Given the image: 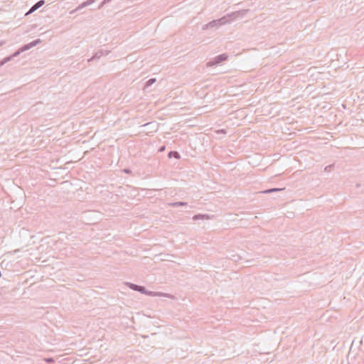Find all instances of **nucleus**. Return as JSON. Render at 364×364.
<instances>
[{"instance_id":"obj_6","label":"nucleus","mask_w":364,"mask_h":364,"mask_svg":"<svg viewBox=\"0 0 364 364\" xmlns=\"http://www.w3.org/2000/svg\"><path fill=\"white\" fill-rule=\"evenodd\" d=\"M109 53V50H97L95 54L94 55L90 58L88 60V62H90L92 61V60L94 59H99L100 58L102 55H107L108 53Z\"/></svg>"},{"instance_id":"obj_13","label":"nucleus","mask_w":364,"mask_h":364,"mask_svg":"<svg viewBox=\"0 0 364 364\" xmlns=\"http://www.w3.org/2000/svg\"><path fill=\"white\" fill-rule=\"evenodd\" d=\"M41 42V39L38 38V39L31 42V46L34 47V46H37L38 44H39Z\"/></svg>"},{"instance_id":"obj_5","label":"nucleus","mask_w":364,"mask_h":364,"mask_svg":"<svg viewBox=\"0 0 364 364\" xmlns=\"http://www.w3.org/2000/svg\"><path fill=\"white\" fill-rule=\"evenodd\" d=\"M45 4V1L44 0H40L38 1V2H36L34 5H33L31 9H29L28 11H27L26 13V16H28V15H30L32 13H33L34 11H36L37 9H38L39 8H41L43 4Z\"/></svg>"},{"instance_id":"obj_2","label":"nucleus","mask_w":364,"mask_h":364,"mask_svg":"<svg viewBox=\"0 0 364 364\" xmlns=\"http://www.w3.org/2000/svg\"><path fill=\"white\" fill-rule=\"evenodd\" d=\"M228 58L227 53H223L213 58L211 60L208 61L206 64L208 67H212L218 65Z\"/></svg>"},{"instance_id":"obj_17","label":"nucleus","mask_w":364,"mask_h":364,"mask_svg":"<svg viewBox=\"0 0 364 364\" xmlns=\"http://www.w3.org/2000/svg\"><path fill=\"white\" fill-rule=\"evenodd\" d=\"M124 171L127 173H129L131 172L129 169H124Z\"/></svg>"},{"instance_id":"obj_4","label":"nucleus","mask_w":364,"mask_h":364,"mask_svg":"<svg viewBox=\"0 0 364 364\" xmlns=\"http://www.w3.org/2000/svg\"><path fill=\"white\" fill-rule=\"evenodd\" d=\"M33 48V46H31V43L23 45L22 47H21L18 50H17L16 52H14L12 55L7 56V58H11V60L15 58L19 55L21 53L26 51L29 50L30 48Z\"/></svg>"},{"instance_id":"obj_1","label":"nucleus","mask_w":364,"mask_h":364,"mask_svg":"<svg viewBox=\"0 0 364 364\" xmlns=\"http://www.w3.org/2000/svg\"><path fill=\"white\" fill-rule=\"evenodd\" d=\"M128 286L130 289L134 291H139L142 294L152 296H165V297H169V295L168 294L162 293V292H157V291H147L146 288L143 286H139L135 284L132 283H127Z\"/></svg>"},{"instance_id":"obj_14","label":"nucleus","mask_w":364,"mask_h":364,"mask_svg":"<svg viewBox=\"0 0 364 364\" xmlns=\"http://www.w3.org/2000/svg\"><path fill=\"white\" fill-rule=\"evenodd\" d=\"M281 190L282 189H280V188H270V189L266 190L264 193H272V192L279 191Z\"/></svg>"},{"instance_id":"obj_3","label":"nucleus","mask_w":364,"mask_h":364,"mask_svg":"<svg viewBox=\"0 0 364 364\" xmlns=\"http://www.w3.org/2000/svg\"><path fill=\"white\" fill-rule=\"evenodd\" d=\"M227 21H228L226 20V17H223L218 20H213V21L209 22L208 23L204 25L203 27V29L206 30V29H208L210 28H215V27L218 28L220 26L225 24Z\"/></svg>"},{"instance_id":"obj_19","label":"nucleus","mask_w":364,"mask_h":364,"mask_svg":"<svg viewBox=\"0 0 364 364\" xmlns=\"http://www.w3.org/2000/svg\"><path fill=\"white\" fill-rule=\"evenodd\" d=\"M5 44V41H0V47Z\"/></svg>"},{"instance_id":"obj_16","label":"nucleus","mask_w":364,"mask_h":364,"mask_svg":"<svg viewBox=\"0 0 364 364\" xmlns=\"http://www.w3.org/2000/svg\"><path fill=\"white\" fill-rule=\"evenodd\" d=\"M105 4H104V1H102L101 2V4H100V6H99V9H101V8H102V7H103Z\"/></svg>"},{"instance_id":"obj_18","label":"nucleus","mask_w":364,"mask_h":364,"mask_svg":"<svg viewBox=\"0 0 364 364\" xmlns=\"http://www.w3.org/2000/svg\"><path fill=\"white\" fill-rule=\"evenodd\" d=\"M112 0H104V4H108Z\"/></svg>"},{"instance_id":"obj_9","label":"nucleus","mask_w":364,"mask_h":364,"mask_svg":"<svg viewBox=\"0 0 364 364\" xmlns=\"http://www.w3.org/2000/svg\"><path fill=\"white\" fill-rule=\"evenodd\" d=\"M97 0H87L85 1H84L83 3H82L78 7L77 9H82V8H84L85 6H87L92 4H93L94 2H95Z\"/></svg>"},{"instance_id":"obj_15","label":"nucleus","mask_w":364,"mask_h":364,"mask_svg":"<svg viewBox=\"0 0 364 364\" xmlns=\"http://www.w3.org/2000/svg\"><path fill=\"white\" fill-rule=\"evenodd\" d=\"M165 150V146H162L159 149V152H162Z\"/></svg>"},{"instance_id":"obj_12","label":"nucleus","mask_w":364,"mask_h":364,"mask_svg":"<svg viewBox=\"0 0 364 364\" xmlns=\"http://www.w3.org/2000/svg\"><path fill=\"white\" fill-rule=\"evenodd\" d=\"M11 60V58H4L2 60L0 61V67L4 65L5 63L9 62Z\"/></svg>"},{"instance_id":"obj_8","label":"nucleus","mask_w":364,"mask_h":364,"mask_svg":"<svg viewBox=\"0 0 364 364\" xmlns=\"http://www.w3.org/2000/svg\"><path fill=\"white\" fill-rule=\"evenodd\" d=\"M168 156L169 159H171V158H175V159H179L181 158V155L180 154L176 151H171L168 152Z\"/></svg>"},{"instance_id":"obj_11","label":"nucleus","mask_w":364,"mask_h":364,"mask_svg":"<svg viewBox=\"0 0 364 364\" xmlns=\"http://www.w3.org/2000/svg\"><path fill=\"white\" fill-rule=\"evenodd\" d=\"M156 82V78H151L146 82V87H149L152 85Z\"/></svg>"},{"instance_id":"obj_10","label":"nucleus","mask_w":364,"mask_h":364,"mask_svg":"<svg viewBox=\"0 0 364 364\" xmlns=\"http://www.w3.org/2000/svg\"><path fill=\"white\" fill-rule=\"evenodd\" d=\"M168 205L170 207H179V206L187 205V203H186V202H174V203H169Z\"/></svg>"},{"instance_id":"obj_7","label":"nucleus","mask_w":364,"mask_h":364,"mask_svg":"<svg viewBox=\"0 0 364 364\" xmlns=\"http://www.w3.org/2000/svg\"><path fill=\"white\" fill-rule=\"evenodd\" d=\"M200 219H210V216L207 214H197L193 217V220H198Z\"/></svg>"}]
</instances>
